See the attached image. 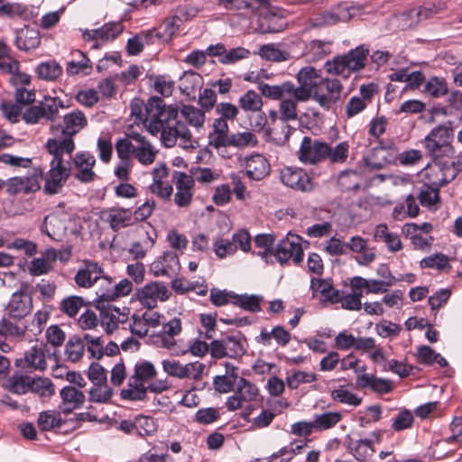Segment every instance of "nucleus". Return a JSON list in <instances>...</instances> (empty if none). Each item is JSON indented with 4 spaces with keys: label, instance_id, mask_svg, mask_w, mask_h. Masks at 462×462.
I'll use <instances>...</instances> for the list:
<instances>
[{
    "label": "nucleus",
    "instance_id": "nucleus-1",
    "mask_svg": "<svg viewBox=\"0 0 462 462\" xmlns=\"http://www.w3.org/2000/svg\"><path fill=\"white\" fill-rule=\"evenodd\" d=\"M375 162L364 156L356 170L342 171L337 178V185L342 192L367 191L375 179Z\"/></svg>",
    "mask_w": 462,
    "mask_h": 462
},
{
    "label": "nucleus",
    "instance_id": "nucleus-2",
    "mask_svg": "<svg viewBox=\"0 0 462 462\" xmlns=\"http://www.w3.org/2000/svg\"><path fill=\"white\" fill-rule=\"evenodd\" d=\"M367 55L368 49L360 45L350 50L346 54L337 55L332 60H327L324 68L328 74L347 78L351 72L365 68Z\"/></svg>",
    "mask_w": 462,
    "mask_h": 462
},
{
    "label": "nucleus",
    "instance_id": "nucleus-3",
    "mask_svg": "<svg viewBox=\"0 0 462 462\" xmlns=\"http://www.w3.org/2000/svg\"><path fill=\"white\" fill-rule=\"evenodd\" d=\"M454 138L453 122L448 120L446 123L433 128L425 137V147L430 156L435 160L442 157L448 150H451V142Z\"/></svg>",
    "mask_w": 462,
    "mask_h": 462
},
{
    "label": "nucleus",
    "instance_id": "nucleus-4",
    "mask_svg": "<svg viewBox=\"0 0 462 462\" xmlns=\"http://www.w3.org/2000/svg\"><path fill=\"white\" fill-rule=\"evenodd\" d=\"M329 152L328 143L319 140L312 141L310 136H305L299 150V159L304 163L316 164L327 160Z\"/></svg>",
    "mask_w": 462,
    "mask_h": 462
},
{
    "label": "nucleus",
    "instance_id": "nucleus-5",
    "mask_svg": "<svg viewBox=\"0 0 462 462\" xmlns=\"http://www.w3.org/2000/svg\"><path fill=\"white\" fill-rule=\"evenodd\" d=\"M282 183L295 190L310 192L314 189L312 179L301 168L285 167L281 171Z\"/></svg>",
    "mask_w": 462,
    "mask_h": 462
},
{
    "label": "nucleus",
    "instance_id": "nucleus-6",
    "mask_svg": "<svg viewBox=\"0 0 462 462\" xmlns=\"http://www.w3.org/2000/svg\"><path fill=\"white\" fill-rule=\"evenodd\" d=\"M284 18L282 10L270 7L259 15L257 31L263 34L282 32L286 27Z\"/></svg>",
    "mask_w": 462,
    "mask_h": 462
},
{
    "label": "nucleus",
    "instance_id": "nucleus-7",
    "mask_svg": "<svg viewBox=\"0 0 462 462\" xmlns=\"http://www.w3.org/2000/svg\"><path fill=\"white\" fill-rule=\"evenodd\" d=\"M79 132V129L76 127L66 130L62 128L63 139L50 138L45 143V149L47 152H66L70 157L75 151L76 145L74 142V136Z\"/></svg>",
    "mask_w": 462,
    "mask_h": 462
},
{
    "label": "nucleus",
    "instance_id": "nucleus-8",
    "mask_svg": "<svg viewBox=\"0 0 462 462\" xmlns=\"http://www.w3.org/2000/svg\"><path fill=\"white\" fill-rule=\"evenodd\" d=\"M398 151L392 140L383 141L377 134V170L388 164H396Z\"/></svg>",
    "mask_w": 462,
    "mask_h": 462
},
{
    "label": "nucleus",
    "instance_id": "nucleus-9",
    "mask_svg": "<svg viewBox=\"0 0 462 462\" xmlns=\"http://www.w3.org/2000/svg\"><path fill=\"white\" fill-rule=\"evenodd\" d=\"M271 166L268 160L256 153L248 159L246 176L253 180H261L270 173Z\"/></svg>",
    "mask_w": 462,
    "mask_h": 462
},
{
    "label": "nucleus",
    "instance_id": "nucleus-10",
    "mask_svg": "<svg viewBox=\"0 0 462 462\" xmlns=\"http://www.w3.org/2000/svg\"><path fill=\"white\" fill-rule=\"evenodd\" d=\"M212 127L213 131L208 134V145L219 149L225 145V142L228 137L229 127L227 120L221 116L216 118Z\"/></svg>",
    "mask_w": 462,
    "mask_h": 462
},
{
    "label": "nucleus",
    "instance_id": "nucleus-11",
    "mask_svg": "<svg viewBox=\"0 0 462 462\" xmlns=\"http://www.w3.org/2000/svg\"><path fill=\"white\" fill-rule=\"evenodd\" d=\"M33 309L32 299L31 296L29 300H23L22 297L14 298L12 296L11 300L6 306L9 319L15 320H21L29 315Z\"/></svg>",
    "mask_w": 462,
    "mask_h": 462
},
{
    "label": "nucleus",
    "instance_id": "nucleus-12",
    "mask_svg": "<svg viewBox=\"0 0 462 462\" xmlns=\"http://www.w3.org/2000/svg\"><path fill=\"white\" fill-rule=\"evenodd\" d=\"M105 301H98V300H95V302L93 303V307L99 310L100 317L102 318V320L100 322L101 326L105 328V331L107 335H112L117 328L119 323H125V319H120L116 317L114 314L109 313L106 311V308H105Z\"/></svg>",
    "mask_w": 462,
    "mask_h": 462
},
{
    "label": "nucleus",
    "instance_id": "nucleus-13",
    "mask_svg": "<svg viewBox=\"0 0 462 462\" xmlns=\"http://www.w3.org/2000/svg\"><path fill=\"white\" fill-rule=\"evenodd\" d=\"M107 212H109V215L104 220L109 223V226L113 231L117 232L121 227H126L133 225V223H127L126 217H122V214L130 213V208L123 207H113L109 208L108 209L102 210L101 215ZM100 217L103 218L102 216H100Z\"/></svg>",
    "mask_w": 462,
    "mask_h": 462
},
{
    "label": "nucleus",
    "instance_id": "nucleus-14",
    "mask_svg": "<svg viewBox=\"0 0 462 462\" xmlns=\"http://www.w3.org/2000/svg\"><path fill=\"white\" fill-rule=\"evenodd\" d=\"M157 376V370L153 364L150 361L137 362L134 368V374L130 376L129 380L148 383Z\"/></svg>",
    "mask_w": 462,
    "mask_h": 462
},
{
    "label": "nucleus",
    "instance_id": "nucleus-15",
    "mask_svg": "<svg viewBox=\"0 0 462 462\" xmlns=\"http://www.w3.org/2000/svg\"><path fill=\"white\" fill-rule=\"evenodd\" d=\"M146 383H140L128 380V389H123L120 392L121 399L132 402L144 401L147 398V393L150 392Z\"/></svg>",
    "mask_w": 462,
    "mask_h": 462
},
{
    "label": "nucleus",
    "instance_id": "nucleus-16",
    "mask_svg": "<svg viewBox=\"0 0 462 462\" xmlns=\"http://www.w3.org/2000/svg\"><path fill=\"white\" fill-rule=\"evenodd\" d=\"M263 300V296L255 294H236L232 295V303L245 310L256 313L261 311V302Z\"/></svg>",
    "mask_w": 462,
    "mask_h": 462
},
{
    "label": "nucleus",
    "instance_id": "nucleus-17",
    "mask_svg": "<svg viewBox=\"0 0 462 462\" xmlns=\"http://www.w3.org/2000/svg\"><path fill=\"white\" fill-rule=\"evenodd\" d=\"M258 89L262 96L273 99V100H280L283 97L284 93L292 90V82L285 81L282 85H274L271 86L264 82H260L258 85Z\"/></svg>",
    "mask_w": 462,
    "mask_h": 462
},
{
    "label": "nucleus",
    "instance_id": "nucleus-18",
    "mask_svg": "<svg viewBox=\"0 0 462 462\" xmlns=\"http://www.w3.org/2000/svg\"><path fill=\"white\" fill-rule=\"evenodd\" d=\"M227 344L228 357L233 359H239L246 353V348L244 346L242 341H246V337L241 332L236 331V335L226 336Z\"/></svg>",
    "mask_w": 462,
    "mask_h": 462
},
{
    "label": "nucleus",
    "instance_id": "nucleus-19",
    "mask_svg": "<svg viewBox=\"0 0 462 462\" xmlns=\"http://www.w3.org/2000/svg\"><path fill=\"white\" fill-rule=\"evenodd\" d=\"M444 9H446V4L439 1L438 3H425L419 9L412 8L403 14H407L409 16L416 15L418 17V21H421L432 17L434 14L440 13Z\"/></svg>",
    "mask_w": 462,
    "mask_h": 462
},
{
    "label": "nucleus",
    "instance_id": "nucleus-20",
    "mask_svg": "<svg viewBox=\"0 0 462 462\" xmlns=\"http://www.w3.org/2000/svg\"><path fill=\"white\" fill-rule=\"evenodd\" d=\"M30 391L40 397H51L55 393V385L48 377H30Z\"/></svg>",
    "mask_w": 462,
    "mask_h": 462
},
{
    "label": "nucleus",
    "instance_id": "nucleus-21",
    "mask_svg": "<svg viewBox=\"0 0 462 462\" xmlns=\"http://www.w3.org/2000/svg\"><path fill=\"white\" fill-rule=\"evenodd\" d=\"M35 72L39 79L53 81L62 74V68L55 60H49L40 63Z\"/></svg>",
    "mask_w": 462,
    "mask_h": 462
},
{
    "label": "nucleus",
    "instance_id": "nucleus-22",
    "mask_svg": "<svg viewBox=\"0 0 462 462\" xmlns=\"http://www.w3.org/2000/svg\"><path fill=\"white\" fill-rule=\"evenodd\" d=\"M132 290V282L125 278L120 281L117 284L113 286V291H111V293L97 294V300H98V301L106 302L115 301L119 297L130 294Z\"/></svg>",
    "mask_w": 462,
    "mask_h": 462
},
{
    "label": "nucleus",
    "instance_id": "nucleus-23",
    "mask_svg": "<svg viewBox=\"0 0 462 462\" xmlns=\"http://www.w3.org/2000/svg\"><path fill=\"white\" fill-rule=\"evenodd\" d=\"M125 25L123 19L118 22L106 23L100 28L96 29V33H98V38L103 42L114 41L119 37L124 32Z\"/></svg>",
    "mask_w": 462,
    "mask_h": 462
},
{
    "label": "nucleus",
    "instance_id": "nucleus-24",
    "mask_svg": "<svg viewBox=\"0 0 462 462\" xmlns=\"http://www.w3.org/2000/svg\"><path fill=\"white\" fill-rule=\"evenodd\" d=\"M50 166L51 169L47 172L46 176H43L45 180L43 191L47 195H55L61 191L65 184L60 175L56 173L55 167L51 161L50 162Z\"/></svg>",
    "mask_w": 462,
    "mask_h": 462
},
{
    "label": "nucleus",
    "instance_id": "nucleus-25",
    "mask_svg": "<svg viewBox=\"0 0 462 462\" xmlns=\"http://www.w3.org/2000/svg\"><path fill=\"white\" fill-rule=\"evenodd\" d=\"M84 350L82 338L77 335L71 336L65 346V354L68 356V360L72 363H77L83 357Z\"/></svg>",
    "mask_w": 462,
    "mask_h": 462
},
{
    "label": "nucleus",
    "instance_id": "nucleus-26",
    "mask_svg": "<svg viewBox=\"0 0 462 462\" xmlns=\"http://www.w3.org/2000/svg\"><path fill=\"white\" fill-rule=\"evenodd\" d=\"M188 124L194 127H201L206 120V111L192 105H183L180 110Z\"/></svg>",
    "mask_w": 462,
    "mask_h": 462
},
{
    "label": "nucleus",
    "instance_id": "nucleus-27",
    "mask_svg": "<svg viewBox=\"0 0 462 462\" xmlns=\"http://www.w3.org/2000/svg\"><path fill=\"white\" fill-rule=\"evenodd\" d=\"M342 419L341 413L337 411H328L319 415H315L313 424L315 430L322 431L337 425Z\"/></svg>",
    "mask_w": 462,
    "mask_h": 462
},
{
    "label": "nucleus",
    "instance_id": "nucleus-28",
    "mask_svg": "<svg viewBox=\"0 0 462 462\" xmlns=\"http://www.w3.org/2000/svg\"><path fill=\"white\" fill-rule=\"evenodd\" d=\"M257 143V138L254 134L250 132H244L228 135L223 147L234 146L242 148L248 145L255 146Z\"/></svg>",
    "mask_w": 462,
    "mask_h": 462
},
{
    "label": "nucleus",
    "instance_id": "nucleus-29",
    "mask_svg": "<svg viewBox=\"0 0 462 462\" xmlns=\"http://www.w3.org/2000/svg\"><path fill=\"white\" fill-rule=\"evenodd\" d=\"M47 152L53 156L51 162L55 167V171L60 175L63 183L66 184L69 177L72 175V168L70 167L69 162H67L68 166L64 164L63 155L66 153V152L51 151Z\"/></svg>",
    "mask_w": 462,
    "mask_h": 462
},
{
    "label": "nucleus",
    "instance_id": "nucleus-30",
    "mask_svg": "<svg viewBox=\"0 0 462 462\" xmlns=\"http://www.w3.org/2000/svg\"><path fill=\"white\" fill-rule=\"evenodd\" d=\"M9 384L5 386L12 393L25 394L30 391V376L20 374L18 372L8 379Z\"/></svg>",
    "mask_w": 462,
    "mask_h": 462
},
{
    "label": "nucleus",
    "instance_id": "nucleus-31",
    "mask_svg": "<svg viewBox=\"0 0 462 462\" xmlns=\"http://www.w3.org/2000/svg\"><path fill=\"white\" fill-rule=\"evenodd\" d=\"M423 93L432 97H439L448 93L445 79L431 77L425 84Z\"/></svg>",
    "mask_w": 462,
    "mask_h": 462
},
{
    "label": "nucleus",
    "instance_id": "nucleus-32",
    "mask_svg": "<svg viewBox=\"0 0 462 462\" xmlns=\"http://www.w3.org/2000/svg\"><path fill=\"white\" fill-rule=\"evenodd\" d=\"M83 304H85V300L82 297L68 296L60 301V310L69 318H75Z\"/></svg>",
    "mask_w": 462,
    "mask_h": 462
},
{
    "label": "nucleus",
    "instance_id": "nucleus-33",
    "mask_svg": "<svg viewBox=\"0 0 462 462\" xmlns=\"http://www.w3.org/2000/svg\"><path fill=\"white\" fill-rule=\"evenodd\" d=\"M239 106L245 111L261 112L263 100L260 95L254 90H247L239 98Z\"/></svg>",
    "mask_w": 462,
    "mask_h": 462
},
{
    "label": "nucleus",
    "instance_id": "nucleus-34",
    "mask_svg": "<svg viewBox=\"0 0 462 462\" xmlns=\"http://www.w3.org/2000/svg\"><path fill=\"white\" fill-rule=\"evenodd\" d=\"M27 6L20 3H9L6 0H0V17L10 19L15 16L23 17L27 14Z\"/></svg>",
    "mask_w": 462,
    "mask_h": 462
},
{
    "label": "nucleus",
    "instance_id": "nucleus-35",
    "mask_svg": "<svg viewBox=\"0 0 462 462\" xmlns=\"http://www.w3.org/2000/svg\"><path fill=\"white\" fill-rule=\"evenodd\" d=\"M258 54L263 59L274 62L285 61L290 58L289 52L275 48L273 44H264L261 46Z\"/></svg>",
    "mask_w": 462,
    "mask_h": 462
},
{
    "label": "nucleus",
    "instance_id": "nucleus-36",
    "mask_svg": "<svg viewBox=\"0 0 462 462\" xmlns=\"http://www.w3.org/2000/svg\"><path fill=\"white\" fill-rule=\"evenodd\" d=\"M87 374L88 378L96 385V387L106 385L107 371L99 363H91Z\"/></svg>",
    "mask_w": 462,
    "mask_h": 462
},
{
    "label": "nucleus",
    "instance_id": "nucleus-37",
    "mask_svg": "<svg viewBox=\"0 0 462 462\" xmlns=\"http://www.w3.org/2000/svg\"><path fill=\"white\" fill-rule=\"evenodd\" d=\"M175 20H180V18L175 15L171 21L166 20L155 32V37L164 42H170L179 29V25L175 27Z\"/></svg>",
    "mask_w": 462,
    "mask_h": 462
},
{
    "label": "nucleus",
    "instance_id": "nucleus-38",
    "mask_svg": "<svg viewBox=\"0 0 462 462\" xmlns=\"http://www.w3.org/2000/svg\"><path fill=\"white\" fill-rule=\"evenodd\" d=\"M414 417L410 410L403 409L400 411L396 418L393 420L392 428L395 431H402L412 427Z\"/></svg>",
    "mask_w": 462,
    "mask_h": 462
},
{
    "label": "nucleus",
    "instance_id": "nucleus-39",
    "mask_svg": "<svg viewBox=\"0 0 462 462\" xmlns=\"http://www.w3.org/2000/svg\"><path fill=\"white\" fill-rule=\"evenodd\" d=\"M320 77V70L316 69L314 67H305L298 72L297 80L300 84L311 86L314 88L318 86L315 79Z\"/></svg>",
    "mask_w": 462,
    "mask_h": 462
},
{
    "label": "nucleus",
    "instance_id": "nucleus-40",
    "mask_svg": "<svg viewBox=\"0 0 462 462\" xmlns=\"http://www.w3.org/2000/svg\"><path fill=\"white\" fill-rule=\"evenodd\" d=\"M316 380L317 375L315 374L298 371L292 375L287 376L286 383L289 388L295 390L299 387L300 383H312Z\"/></svg>",
    "mask_w": 462,
    "mask_h": 462
},
{
    "label": "nucleus",
    "instance_id": "nucleus-41",
    "mask_svg": "<svg viewBox=\"0 0 462 462\" xmlns=\"http://www.w3.org/2000/svg\"><path fill=\"white\" fill-rule=\"evenodd\" d=\"M340 22H347V17L346 15L338 16L337 14H336V11L332 8L330 11L323 12L316 18V26H331Z\"/></svg>",
    "mask_w": 462,
    "mask_h": 462
},
{
    "label": "nucleus",
    "instance_id": "nucleus-42",
    "mask_svg": "<svg viewBox=\"0 0 462 462\" xmlns=\"http://www.w3.org/2000/svg\"><path fill=\"white\" fill-rule=\"evenodd\" d=\"M0 326L5 329V331L0 330L1 335H6L9 334L13 337H22L25 335L28 327L25 324L17 325L14 324L10 321V319L4 317L2 320L0 321Z\"/></svg>",
    "mask_w": 462,
    "mask_h": 462
},
{
    "label": "nucleus",
    "instance_id": "nucleus-43",
    "mask_svg": "<svg viewBox=\"0 0 462 462\" xmlns=\"http://www.w3.org/2000/svg\"><path fill=\"white\" fill-rule=\"evenodd\" d=\"M63 123V128L69 130L76 126L79 128L85 127L88 125V120L82 111L76 110L64 116Z\"/></svg>",
    "mask_w": 462,
    "mask_h": 462
},
{
    "label": "nucleus",
    "instance_id": "nucleus-44",
    "mask_svg": "<svg viewBox=\"0 0 462 462\" xmlns=\"http://www.w3.org/2000/svg\"><path fill=\"white\" fill-rule=\"evenodd\" d=\"M377 274L383 277L382 280H377V293L386 292L388 291L387 287L392 286L396 279L392 275L388 266L385 264L380 265L377 269Z\"/></svg>",
    "mask_w": 462,
    "mask_h": 462
},
{
    "label": "nucleus",
    "instance_id": "nucleus-45",
    "mask_svg": "<svg viewBox=\"0 0 462 462\" xmlns=\"http://www.w3.org/2000/svg\"><path fill=\"white\" fill-rule=\"evenodd\" d=\"M331 397L334 401L357 406L361 403V399L356 394L344 389H337L331 392Z\"/></svg>",
    "mask_w": 462,
    "mask_h": 462
},
{
    "label": "nucleus",
    "instance_id": "nucleus-46",
    "mask_svg": "<svg viewBox=\"0 0 462 462\" xmlns=\"http://www.w3.org/2000/svg\"><path fill=\"white\" fill-rule=\"evenodd\" d=\"M45 337L47 343L54 347L60 346L66 339L65 332L58 325L50 326L46 329Z\"/></svg>",
    "mask_w": 462,
    "mask_h": 462
},
{
    "label": "nucleus",
    "instance_id": "nucleus-47",
    "mask_svg": "<svg viewBox=\"0 0 462 462\" xmlns=\"http://www.w3.org/2000/svg\"><path fill=\"white\" fill-rule=\"evenodd\" d=\"M198 103L200 108L206 112H209L217 106V93L212 88H204L199 95Z\"/></svg>",
    "mask_w": 462,
    "mask_h": 462
},
{
    "label": "nucleus",
    "instance_id": "nucleus-48",
    "mask_svg": "<svg viewBox=\"0 0 462 462\" xmlns=\"http://www.w3.org/2000/svg\"><path fill=\"white\" fill-rule=\"evenodd\" d=\"M288 245H290V240L286 237L280 240L275 249L273 248V256L282 265L287 263L289 259L292 258V252L289 250Z\"/></svg>",
    "mask_w": 462,
    "mask_h": 462
},
{
    "label": "nucleus",
    "instance_id": "nucleus-49",
    "mask_svg": "<svg viewBox=\"0 0 462 462\" xmlns=\"http://www.w3.org/2000/svg\"><path fill=\"white\" fill-rule=\"evenodd\" d=\"M220 418V414L216 408H202L197 411L195 420L203 425H208Z\"/></svg>",
    "mask_w": 462,
    "mask_h": 462
},
{
    "label": "nucleus",
    "instance_id": "nucleus-50",
    "mask_svg": "<svg viewBox=\"0 0 462 462\" xmlns=\"http://www.w3.org/2000/svg\"><path fill=\"white\" fill-rule=\"evenodd\" d=\"M250 55V51L244 47H236L226 52L222 58H219V62L222 64H232L240 60L245 59Z\"/></svg>",
    "mask_w": 462,
    "mask_h": 462
},
{
    "label": "nucleus",
    "instance_id": "nucleus-51",
    "mask_svg": "<svg viewBox=\"0 0 462 462\" xmlns=\"http://www.w3.org/2000/svg\"><path fill=\"white\" fill-rule=\"evenodd\" d=\"M217 313H202L199 315V320L203 328H205L206 332L204 334L205 339H212L213 332H215L217 328Z\"/></svg>",
    "mask_w": 462,
    "mask_h": 462
},
{
    "label": "nucleus",
    "instance_id": "nucleus-52",
    "mask_svg": "<svg viewBox=\"0 0 462 462\" xmlns=\"http://www.w3.org/2000/svg\"><path fill=\"white\" fill-rule=\"evenodd\" d=\"M350 287L355 294L360 293L362 295L363 289H367V292L375 293V280L366 281L360 276H356L351 279Z\"/></svg>",
    "mask_w": 462,
    "mask_h": 462
},
{
    "label": "nucleus",
    "instance_id": "nucleus-53",
    "mask_svg": "<svg viewBox=\"0 0 462 462\" xmlns=\"http://www.w3.org/2000/svg\"><path fill=\"white\" fill-rule=\"evenodd\" d=\"M135 421L136 423L139 421V425H137V435L140 437L151 435L156 430V427L152 417L138 415L135 417Z\"/></svg>",
    "mask_w": 462,
    "mask_h": 462
},
{
    "label": "nucleus",
    "instance_id": "nucleus-54",
    "mask_svg": "<svg viewBox=\"0 0 462 462\" xmlns=\"http://www.w3.org/2000/svg\"><path fill=\"white\" fill-rule=\"evenodd\" d=\"M236 249V244L227 239L218 238L214 243V251L221 259L225 258L227 254H234Z\"/></svg>",
    "mask_w": 462,
    "mask_h": 462
},
{
    "label": "nucleus",
    "instance_id": "nucleus-55",
    "mask_svg": "<svg viewBox=\"0 0 462 462\" xmlns=\"http://www.w3.org/2000/svg\"><path fill=\"white\" fill-rule=\"evenodd\" d=\"M297 104L294 100L284 99L280 103V119L287 122L297 119Z\"/></svg>",
    "mask_w": 462,
    "mask_h": 462
},
{
    "label": "nucleus",
    "instance_id": "nucleus-56",
    "mask_svg": "<svg viewBox=\"0 0 462 462\" xmlns=\"http://www.w3.org/2000/svg\"><path fill=\"white\" fill-rule=\"evenodd\" d=\"M23 48L24 51L36 49L41 44L40 32L37 30L26 29L23 34Z\"/></svg>",
    "mask_w": 462,
    "mask_h": 462
},
{
    "label": "nucleus",
    "instance_id": "nucleus-57",
    "mask_svg": "<svg viewBox=\"0 0 462 462\" xmlns=\"http://www.w3.org/2000/svg\"><path fill=\"white\" fill-rule=\"evenodd\" d=\"M348 149L349 145L347 142L339 143L334 149L330 146L328 159L331 162H344L347 159Z\"/></svg>",
    "mask_w": 462,
    "mask_h": 462
},
{
    "label": "nucleus",
    "instance_id": "nucleus-58",
    "mask_svg": "<svg viewBox=\"0 0 462 462\" xmlns=\"http://www.w3.org/2000/svg\"><path fill=\"white\" fill-rule=\"evenodd\" d=\"M9 249L23 250L25 254L32 256L37 253V245L23 238H15L12 243L7 245Z\"/></svg>",
    "mask_w": 462,
    "mask_h": 462
},
{
    "label": "nucleus",
    "instance_id": "nucleus-59",
    "mask_svg": "<svg viewBox=\"0 0 462 462\" xmlns=\"http://www.w3.org/2000/svg\"><path fill=\"white\" fill-rule=\"evenodd\" d=\"M232 295H236V292L213 288L210 291V301L217 307L224 306L229 303Z\"/></svg>",
    "mask_w": 462,
    "mask_h": 462
},
{
    "label": "nucleus",
    "instance_id": "nucleus-60",
    "mask_svg": "<svg viewBox=\"0 0 462 462\" xmlns=\"http://www.w3.org/2000/svg\"><path fill=\"white\" fill-rule=\"evenodd\" d=\"M231 198L230 186L228 184H221L216 188L212 200L217 206H224L230 202Z\"/></svg>",
    "mask_w": 462,
    "mask_h": 462
},
{
    "label": "nucleus",
    "instance_id": "nucleus-61",
    "mask_svg": "<svg viewBox=\"0 0 462 462\" xmlns=\"http://www.w3.org/2000/svg\"><path fill=\"white\" fill-rule=\"evenodd\" d=\"M0 109L3 112L5 117L14 124L17 123L18 116L22 114V106L10 102L3 101L0 105Z\"/></svg>",
    "mask_w": 462,
    "mask_h": 462
},
{
    "label": "nucleus",
    "instance_id": "nucleus-62",
    "mask_svg": "<svg viewBox=\"0 0 462 462\" xmlns=\"http://www.w3.org/2000/svg\"><path fill=\"white\" fill-rule=\"evenodd\" d=\"M134 153L137 160L143 165L152 163L156 156V152L153 151V147L151 143L149 145L137 147Z\"/></svg>",
    "mask_w": 462,
    "mask_h": 462
},
{
    "label": "nucleus",
    "instance_id": "nucleus-63",
    "mask_svg": "<svg viewBox=\"0 0 462 462\" xmlns=\"http://www.w3.org/2000/svg\"><path fill=\"white\" fill-rule=\"evenodd\" d=\"M44 116V106L42 104L39 106H31L23 114V120L28 125H35L41 118Z\"/></svg>",
    "mask_w": 462,
    "mask_h": 462
},
{
    "label": "nucleus",
    "instance_id": "nucleus-64",
    "mask_svg": "<svg viewBox=\"0 0 462 462\" xmlns=\"http://www.w3.org/2000/svg\"><path fill=\"white\" fill-rule=\"evenodd\" d=\"M436 352L429 346L422 345L417 349V362L426 365H432L435 363Z\"/></svg>",
    "mask_w": 462,
    "mask_h": 462
}]
</instances>
